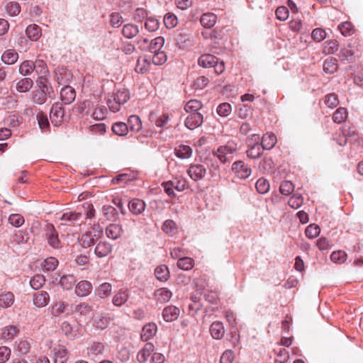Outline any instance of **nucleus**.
<instances>
[{
  "label": "nucleus",
  "mask_w": 363,
  "mask_h": 363,
  "mask_svg": "<svg viewBox=\"0 0 363 363\" xmlns=\"http://www.w3.org/2000/svg\"><path fill=\"white\" fill-rule=\"evenodd\" d=\"M14 294L10 291L0 293V307L9 308L14 303Z\"/></svg>",
  "instance_id": "28"
},
{
  "label": "nucleus",
  "mask_w": 363,
  "mask_h": 363,
  "mask_svg": "<svg viewBox=\"0 0 363 363\" xmlns=\"http://www.w3.org/2000/svg\"><path fill=\"white\" fill-rule=\"evenodd\" d=\"M15 72V69L11 67H0V82L5 81L7 77L11 79Z\"/></svg>",
  "instance_id": "51"
},
{
  "label": "nucleus",
  "mask_w": 363,
  "mask_h": 363,
  "mask_svg": "<svg viewBox=\"0 0 363 363\" xmlns=\"http://www.w3.org/2000/svg\"><path fill=\"white\" fill-rule=\"evenodd\" d=\"M173 186L178 191H182L188 188V182L184 178H176L170 181Z\"/></svg>",
  "instance_id": "56"
},
{
  "label": "nucleus",
  "mask_w": 363,
  "mask_h": 363,
  "mask_svg": "<svg viewBox=\"0 0 363 363\" xmlns=\"http://www.w3.org/2000/svg\"><path fill=\"white\" fill-rule=\"evenodd\" d=\"M52 92H45L43 89H37L33 92V101L42 105L47 101L48 96L51 97Z\"/></svg>",
  "instance_id": "24"
},
{
  "label": "nucleus",
  "mask_w": 363,
  "mask_h": 363,
  "mask_svg": "<svg viewBox=\"0 0 363 363\" xmlns=\"http://www.w3.org/2000/svg\"><path fill=\"white\" fill-rule=\"evenodd\" d=\"M130 99L129 91L126 89H118L113 95V100L108 99L107 104L109 109L116 113L119 111L120 106L126 103Z\"/></svg>",
  "instance_id": "1"
},
{
  "label": "nucleus",
  "mask_w": 363,
  "mask_h": 363,
  "mask_svg": "<svg viewBox=\"0 0 363 363\" xmlns=\"http://www.w3.org/2000/svg\"><path fill=\"white\" fill-rule=\"evenodd\" d=\"M139 33V28L136 25L128 23L123 26L122 33L128 39H131L136 36Z\"/></svg>",
  "instance_id": "31"
},
{
  "label": "nucleus",
  "mask_w": 363,
  "mask_h": 363,
  "mask_svg": "<svg viewBox=\"0 0 363 363\" xmlns=\"http://www.w3.org/2000/svg\"><path fill=\"white\" fill-rule=\"evenodd\" d=\"M33 71H35L38 77L48 76L49 70L46 63L42 60H36L33 62Z\"/></svg>",
  "instance_id": "32"
},
{
  "label": "nucleus",
  "mask_w": 363,
  "mask_h": 363,
  "mask_svg": "<svg viewBox=\"0 0 363 363\" xmlns=\"http://www.w3.org/2000/svg\"><path fill=\"white\" fill-rule=\"evenodd\" d=\"M9 222L16 228L21 227L25 222L24 218L18 213H13L9 216Z\"/></svg>",
  "instance_id": "54"
},
{
  "label": "nucleus",
  "mask_w": 363,
  "mask_h": 363,
  "mask_svg": "<svg viewBox=\"0 0 363 363\" xmlns=\"http://www.w3.org/2000/svg\"><path fill=\"white\" fill-rule=\"evenodd\" d=\"M38 89H43L45 92H53L52 86L49 84L47 76L38 77L36 81Z\"/></svg>",
  "instance_id": "45"
},
{
  "label": "nucleus",
  "mask_w": 363,
  "mask_h": 363,
  "mask_svg": "<svg viewBox=\"0 0 363 363\" xmlns=\"http://www.w3.org/2000/svg\"><path fill=\"white\" fill-rule=\"evenodd\" d=\"M18 53L15 50L8 49L2 53L1 60L6 65H13L18 61Z\"/></svg>",
  "instance_id": "14"
},
{
  "label": "nucleus",
  "mask_w": 363,
  "mask_h": 363,
  "mask_svg": "<svg viewBox=\"0 0 363 363\" xmlns=\"http://www.w3.org/2000/svg\"><path fill=\"white\" fill-rule=\"evenodd\" d=\"M354 52L351 49L343 48L340 50L338 56L342 61L350 62L353 57Z\"/></svg>",
  "instance_id": "64"
},
{
  "label": "nucleus",
  "mask_w": 363,
  "mask_h": 363,
  "mask_svg": "<svg viewBox=\"0 0 363 363\" xmlns=\"http://www.w3.org/2000/svg\"><path fill=\"white\" fill-rule=\"evenodd\" d=\"M92 290V285L88 281H81L75 288V293L78 296H86Z\"/></svg>",
  "instance_id": "17"
},
{
  "label": "nucleus",
  "mask_w": 363,
  "mask_h": 363,
  "mask_svg": "<svg viewBox=\"0 0 363 363\" xmlns=\"http://www.w3.org/2000/svg\"><path fill=\"white\" fill-rule=\"evenodd\" d=\"M232 106L228 103H222L217 107V113L220 116L225 117L230 115Z\"/></svg>",
  "instance_id": "58"
},
{
  "label": "nucleus",
  "mask_w": 363,
  "mask_h": 363,
  "mask_svg": "<svg viewBox=\"0 0 363 363\" xmlns=\"http://www.w3.org/2000/svg\"><path fill=\"white\" fill-rule=\"evenodd\" d=\"M164 23L167 28H173L178 23L177 17L173 13H168L164 17Z\"/></svg>",
  "instance_id": "52"
},
{
  "label": "nucleus",
  "mask_w": 363,
  "mask_h": 363,
  "mask_svg": "<svg viewBox=\"0 0 363 363\" xmlns=\"http://www.w3.org/2000/svg\"><path fill=\"white\" fill-rule=\"evenodd\" d=\"M36 119L40 128L43 130H47L50 128V123L48 116L43 111H40L36 115Z\"/></svg>",
  "instance_id": "42"
},
{
  "label": "nucleus",
  "mask_w": 363,
  "mask_h": 363,
  "mask_svg": "<svg viewBox=\"0 0 363 363\" xmlns=\"http://www.w3.org/2000/svg\"><path fill=\"white\" fill-rule=\"evenodd\" d=\"M26 33L27 37L33 41L38 40L42 35L40 27L36 24L29 25L26 29Z\"/></svg>",
  "instance_id": "26"
},
{
  "label": "nucleus",
  "mask_w": 363,
  "mask_h": 363,
  "mask_svg": "<svg viewBox=\"0 0 363 363\" xmlns=\"http://www.w3.org/2000/svg\"><path fill=\"white\" fill-rule=\"evenodd\" d=\"M99 239V235L87 231L79 238V242L83 247L87 248L94 246Z\"/></svg>",
  "instance_id": "8"
},
{
  "label": "nucleus",
  "mask_w": 363,
  "mask_h": 363,
  "mask_svg": "<svg viewBox=\"0 0 363 363\" xmlns=\"http://www.w3.org/2000/svg\"><path fill=\"white\" fill-rule=\"evenodd\" d=\"M55 363H65L68 359L67 351L62 345H57L52 350Z\"/></svg>",
  "instance_id": "13"
},
{
  "label": "nucleus",
  "mask_w": 363,
  "mask_h": 363,
  "mask_svg": "<svg viewBox=\"0 0 363 363\" xmlns=\"http://www.w3.org/2000/svg\"><path fill=\"white\" fill-rule=\"evenodd\" d=\"M112 318L110 315L101 314L94 318V325L98 329L104 330L108 326Z\"/></svg>",
  "instance_id": "18"
},
{
  "label": "nucleus",
  "mask_w": 363,
  "mask_h": 363,
  "mask_svg": "<svg viewBox=\"0 0 363 363\" xmlns=\"http://www.w3.org/2000/svg\"><path fill=\"white\" fill-rule=\"evenodd\" d=\"M122 228L118 224H110L106 228L107 237L112 240L118 239L122 233Z\"/></svg>",
  "instance_id": "27"
},
{
  "label": "nucleus",
  "mask_w": 363,
  "mask_h": 363,
  "mask_svg": "<svg viewBox=\"0 0 363 363\" xmlns=\"http://www.w3.org/2000/svg\"><path fill=\"white\" fill-rule=\"evenodd\" d=\"M18 333V330L14 326L6 327L3 329L1 337L4 339H13Z\"/></svg>",
  "instance_id": "60"
},
{
  "label": "nucleus",
  "mask_w": 363,
  "mask_h": 363,
  "mask_svg": "<svg viewBox=\"0 0 363 363\" xmlns=\"http://www.w3.org/2000/svg\"><path fill=\"white\" fill-rule=\"evenodd\" d=\"M157 325L155 323L146 324L142 330L141 338L143 341H147L155 336L157 332Z\"/></svg>",
  "instance_id": "22"
},
{
  "label": "nucleus",
  "mask_w": 363,
  "mask_h": 363,
  "mask_svg": "<svg viewBox=\"0 0 363 363\" xmlns=\"http://www.w3.org/2000/svg\"><path fill=\"white\" fill-rule=\"evenodd\" d=\"M337 69V60L335 57L327 58L323 63V69L325 72L333 74Z\"/></svg>",
  "instance_id": "38"
},
{
  "label": "nucleus",
  "mask_w": 363,
  "mask_h": 363,
  "mask_svg": "<svg viewBox=\"0 0 363 363\" xmlns=\"http://www.w3.org/2000/svg\"><path fill=\"white\" fill-rule=\"evenodd\" d=\"M145 202L138 199H134L128 203L130 211L135 215L140 214L145 210Z\"/></svg>",
  "instance_id": "23"
},
{
  "label": "nucleus",
  "mask_w": 363,
  "mask_h": 363,
  "mask_svg": "<svg viewBox=\"0 0 363 363\" xmlns=\"http://www.w3.org/2000/svg\"><path fill=\"white\" fill-rule=\"evenodd\" d=\"M16 89L19 93H26L33 86V81L29 77L16 79Z\"/></svg>",
  "instance_id": "16"
},
{
  "label": "nucleus",
  "mask_w": 363,
  "mask_h": 363,
  "mask_svg": "<svg viewBox=\"0 0 363 363\" xmlns=\"http://www.w3.org/2000/svg\"><path fill=\"white\" fill-rule=\"evenodd\" d=\"M45 237L48 245L54 249L62 247V242L59 239L58 232L51 223H48L45 228Z\"/></svg>",
  "instance_id": "2"
},
{
  "label": "nucleus",
  "mask_w": 363,
  "mask_h": 363,
  "mask_svg": "<svg viewBox=\"0 0 363 363\" xmlns=\"http://www.w3.org/2000/svg\"><path fill=\"white\" fill-rule=\"evenodd\" d=\"M76 97V92L74 88L70 86H65L61 89L60 98L65 104H70Z\"/></svg>",
  "instance_id": "15"
},
{
  "label": "nucleus",
  "mask_w": 363,
  "mask_h": 363,
  "mask_svg": "<svg viewBox=\"0 0 363 363\" xmlns=\"http://www.w3.org/2000/svg\"><path fill=\"white\" fill-rule=\"evenodd\" d=\"M102 213L108 220H112L117 215V210L115 207L107 205L103 206Z\"/></svg>",
  "instance_id": "59"
},
{
  "label": "nucleus",
  "mask_w": 363,
  "mask_h": 363,
  "mask_svg": "<svg viewBox=\"0 0 363 363\" xmlns=\"http://www.w3.org/2000/svg\"><path fill=\"white\" fill-rule=\"evenodd\" d=\"M347 117V111L345 108H338L333 116V120L336 123H343Z\"/></svg>",
  "instance_id": "44"
},
{
  "label": "nucleus",
  "mask_w": 363,
  "mask_h": 363,
  "mask_svg": "<svg viewBox=\"0 0 363 363\" xmlns=\"http://www.w3.org/2000/svg\"><path fill=\"white\" fill-rule=\"evenodd\" d=\"M167 55L164 51L158 50L154 54L152 61L155 65H162L167 61Z\"/></svg>",
  "instance_id": "55"
},
{
  "label": "nucleus",
  "mask_w": 363,
  "mask_h": 363,
  "mask_svg": "<svg viewBox=\"0 0 363 363\" xmlns=\"http://www.w3.org/2000/svg\"><path fill=\"white\" fill-rule=\"evenodd\" d=\"M180 310L174 306H169L164 308L162 316L166 322H172L179 316Z\"/></svg>",
  "instance_id": "12"
},
{
  "label": "nucleus",
  "mask_w": 363,
  "mask_h": 363,
  "mask_svg": "<svg viewBox=\"0 0 363 363\" xmlns=\"http://www.w3.org/2000/svg\"><path fill=\"white\" fill-rule=\"evenodd\" d=\"M177 265L183 270H189L194 266V259L188 257H184L178 259Z\"/></svg>",
  "instance_id": "47"
},
{
  "label": "nucleus",
  "mask_w": 363,
  "mask_h": 363,
  "mask_svg": "<svg viewBox=\"0 0 363 363\" xmlns=\"http://www.w3.org/2000/svg\"><path fill=\"white\" fill-rule=\"evenodd\" d=\"M294 189V184L290 181H284L279 186V191L281 194L288 196L291 194Z\"/></svg>",
  "instance_id": "53"
},
{
  "label": "nucleus",
  "mask_w": 363,
  "mask_h": 363,
  "mask_svg": "<svg viewBox=\"0 0 363 363\" xmlns=\"http://www.w3.org/2000/svg\"><path fill=\"white\" fill-rule=\"evenodd\" d=\"M82 213L67 212L62 215L60 220L63 223L58 225V228L61 229L65 225H73L76 221H78L81 217Z\"/></svg>",
  "instance_id": "9"
},
{
  "label": "nucleus",
  "mask_w": 363,
  "mask_h": 363,
  "mask_svg": "<svg viewBox=\"0 0 363 363\" xmlns=\"http://www.w3.org/2000/svg\"><path fill=\"white\" fill-rule=\"evenodd\" d=\"M217 16L212 13H206L201 16L200 18L201 24L206 28H212L216 22Z\"/></svg>",
  "instance_id": "30"
},
{
  "label": "nucleus",
  "mask_w": 363,
  "mask_h": 363,
  "mask_svg": "<svg viewBox=\"0 0 363 363\" xmlns=\"http://www.w3.org/2000/svg\"><path fill=\"white\" fill-rule=\"evenodd\" d=\"M187 172L191 179L199 181L205 177L206 169L202 164H191L189 167Z\"/></svg>",
  "instance_id": "7"
},
{
  "label": "nucleus",
  "mask_w": 363,
  "mask_h": 363,
  "mask_svg": "<svg viewBox=\"0 0 363 363\" xmlns=\"http://www.w3.org/2000/svg\"><path fill=\"white\" fill-rule=\"evenodd\" d=\"M203 121V115L199 112L190 113L186 118L184 124L189 130H194L201 126Z\"/></svg>",
  "instance_id": "5"
},
{
  "label": "nucleus",
  "mask_w": 363,
  "mask_h": 363,
  "mask_svg": "<svg viewBox=\"0 0 363 363\" xmlns=\"http://www.w3.org/2000/svg\"><path fill=\"white\" fill-rule=\"evenodd\" d=\"M347 254L342 250L333 252L330 255V259L335 263H342L346 260Z\"/></svg>",
  "instance_id": "62"
},
{
  "label": "nucleus",
  "mask_w": 363,
  "mask_h": 363,
  "mask_svg": "<svg viewBox=\"0 0 363 363\" xmlns=\"http://www.w3.org/2000/svg\"><path fill=\"white\" fill-rule=\"evenodd\" d=\"M75 277L72 274L64 275L60 278V284L61 286L66 289H71L76 282Z\"/></svg>",
  "instance_id": "37"
},
{
  "label": "nucleus",
  "mask_w": 363,
  "mask_h": 363,
  "mask_svg": "<svg viewBox=\"0 0 363 363\" xmlns=\"http://www.w3.org/2000/svg\"><path fill=\"white\" fill-rule=\"evenodd\" d=\"M249 147L247 151V155L250 158L257 159L262 155L263 149L260 145L249 146Z\"/></svg>",
  "instance_id": "48"
},
{
  "label": "nucleus",
  "mask_w": 363,
  "mask_h": 363,
  "mask_svg": "<svg viewBox=\"0 0 363 363\" xmlns=\"http://www.w3.org/2000/svg\"><path fill=\"white\" fill-rule=\"evenodd\" d=\"M95 245L94 252L95 255L99 258L105 257L112 252L113 247L111 243L107 241L98 240Z\"/></svg>",
  "instance_id": "6"
},
{
  "label": "nucleus",
  "mask_w": 363,
  "mask_h": 363,
  "mask_svg": "<svg viewBox=\"0 0 363 363\" xmlns=\"http://www.w3.org/2000/svg\"><path fill=\"white\" fill-rule=\"evenodd\" d=\"M128 128V130L138 132L142 128V122L139 116L136 115L130 116L128 119L126 123Z\"/></svg>",
  "instance_id": "33"
},
{
  "label": "nucleus",
  "mask_w": 363,
  "mask_h": 363,
  "mask_svg": "<svg viewBox=\"0 0 363 363\" xmlns=\"http://www.w3.org/2000/svg\"><path fill=\"white\" fill-rule=\"evenodd\" d=\"M112 286L111 284L105 282L101 284L96 289V293L101 298H107L111 295Z\"/></svg>",
  "instance_id": "35"
},
{
  "label": "nucleus",
  "mask_w": 363,
  "mask_h": 363,
  "mask_svg": "<svg viewBox=\"0 0 363 363\" xmlns=\"http://www.w3.org/2000/svg\"><path fill=\"white\" fill-rule=\"evenodd\" d=\"M339 49V43L336 40H328L325 43L323 53L325 55L334 54Z\"/></svg>",
  "instance_id": "41"
},
{
  "label": "nucleus",
  "mask_w": 363,
  "mask_h": 363,
  "mask_svg": "<svg viewBox=\"0 0 363 363\" xmlns=\"http://www.w3.org/2000/svg\"><path fill=\"white\" fill-rule=\"evenodd\" d=\"M129 296L128 289H120L113 296L112 303L115 306L121 307L128 301Z\"/></svg>",
  "instance_id": "10"
},
{
  "label": "nucleus",
  "mask_w": 363,
  "mask_h": 363,
  "mask_svg": "<svg viewBox=\"0 0 363 363\" xmlns=\"http://www.w3.org/2000/svg\"><path fill=\"white\" fill-rule=\"evenodd\" d=\"M277 143V137L274 133H267L262 138L261 147L263 150H271Z\"/></svg>",
  "instance_id": "29"
},
{
  "label": "nucleus",
  "mask_w": 363,
  "mask_h": 363,
  "mask_svg": "<svg viewBox=\"0 0 363 363\" xmlns=\"http://www.w3.org/2000/svg\"><path fill=\"white\" fill-rule=\"evenodd\" d=\"M338 29L344 36H350L352 33L353 26L350 22L345 21L338 26Z\"/></svg>",
  "instance_id": "61"
},
{
  "label": "nucleus",
  "mask_w": 363,
  "mask_h": 363,
  "mask_svg": "<svg viewBox=\"0 0 363 363\" xmlns=\"http://www.w3.org/2000/svg\"><path fill=\"white\" fill-rule=\"evenodd\" d=\"M45 282V279L43 275L36 274L30 279V284L33 289L38 290L43 286Z\"/></svg>",
  "instance_id": "49"
},
{
  "label": "nucleus",
  "mask_w": 363,
  "mask_h": 363,
  "mask_svg": "<svg viewBox=\"0 0 363 363\" xmlns=\"http://www.w3.org/2000/svg\"><path fill=\"white\" fill-rule=\"evenodd\" d=\"M156 278L161 281H165L169 278V269L166 265L158 266L155 270Z\"/></svg>",
  "instance_id": "36"
},
{
  "label": "nucleus",
  "mask_w": 363,
  "mask_h": 363,
  "mask_svg": "<svg viewBox=\"0 0 363 363\" xmlns=\"http://www.w3.org/2000/svg\"><path fill=\"white\" fill-rule=\"evenodd\" d=\"M201 107L202 104L200 101L191 99L186 104L184 109L188 113H194L198 112V111L201 109Z\"/></svg>",
  "instance_id": "46"
},
{
  "label": "nucleus",
  "mask_w": 363,
  "mask_h": 363,
  "mask_svg": "<svg viewBox=\"0 0 363 363\" xmlns=\"http://www.w3.org/2000/svg\"><path fill=\"white\" fill-rule=\"evenodd\" d=\"M320 229L318 225L311 224L306 228L305 234L309 238H314L320 234Z\"/></svg>",
  "instance_id": "57"
},
{
  "label": "nucleus",
  "mask_w": 363,
  "mask_h": 363,
  "mask_svg": "<svg viewBox=\"0 0 363 363\" xmlns=\"http://www.w3.org/2000/svg\"><path fill=\"white\" fill-rule=\"evenodd\" d=\"M172 293L167 288H161L155 291V296L157 301L161 303H165L170 300Z\"/></svg>",
  "instance_id": "39"
},
{
  "label": "nucleus",
  "mask_w": 363,
  "mask_h": 363,
  "mask_svg": "<svg viewBox=\"0 0 363 363\" xmlns=\"http://www.w3.org/2000/svg\"><path fill=\"white\" fill-rule=\"evenodd\" d=\"M65 110L60 103H55L52 104L50 111V118L54 126L58 127L61 125L64 121Z\"/></svg>",
  "instance_id": "3"
},
{
  "label": "nucleus",
  "mask_w": 363,
  "mask_h": 363,
  "mask_svg": "<svg viewBox=\"0 0 363 363\" xmlns=\"http://www.w3.org/2000/svg\"><path fill=\"white\" fill-rule=\"evenodd\" d=\"M303 199L301 195L294 194L289 200V205L290 207L297 209L303 203Z\"/></svg>",
  "instance_id": "63"
},
{
  "label": "nucleus",
  "mask_w": 363,
  "mask_h": 363,
  "mask_svg": "<svg viewBox=\"0 0 363 363\" xmlns=\"http://www.w3.org/2000/svg\"><path fill=\"white\" fill-rule=\"evenodd\" d=\"M176 155L181 159H188L192 155V149L190 146L180 145L175 149Z\"/></svg>",
  "instance_id": "34"
},
{
  "label": "nucleus",
  "mask_w": 363,
  "mask_h": 363,
  "mask_svg": "<svg viewBox=\"0 0 363 363\" xmlns=\"http://www.w3.org/2000/svg\"><path fill=\"white\" fill-rule=\"evenodd\" d=\"M232 170L237 177L242 179L248 178L252 172L251 168L241 160L236 161L233 164Z\"/></svg>",
  "instance_id": "4"
},
{
  "label": "nucleus",
  "mask_w": 363,
  "mask_h": 363,
  "mask_svg": "<svg viewBox=\"0 0 363 363\" xmlns=\"http://www.w3.org/2000/svg\"><path fill=\"white\" fill-rule=\"evenodd\" d=\"M69 304L62 301L55 302L50 308V313L54 316H59L62 313L69 314Z\"/></svg>",
  "instance_id": "20"
},
{
  "label": "nucleus",
  "mask_w": 363,
  "mask_h": 363,
  "mask_svg": "<svg viewBox=\"0 0 363 363\" xmlns=\"http://www.w3.org/2000/svg\"><path fill=\"white\" fill-rule=\"evenodd\" d=\"M255 187L259 194H264L269 190V183L267 179L260 178L257 181Z\"/></svg>",
  "instance_id": "50"
},
{
  "label": "nucleus",
  "mask_w": 363,
  "mask_h": 363,
  "mask_svg": "<svg viewBox=\"0 0 363 363\" xmlns=\"http://www.w3.org/2000/svg\"><path fill=\"white\" fill-rule=\"evenodd\" d=\"M155 346L151 342L146 343L144 347L139 350L137 354V359L140 363H145L147 361L149 357L153 352Z\"/></svg>",
  "instance_id": "11"
},
{
  "label": "nucleus",
  "mask_w": 363,
  "mask_h": 363,
  "mask_svg": "<svg viewBox=\"0 0 363 363\" xmlns=\"http://www.w3.org/2000/svg\"><path fill=\"white\" fill-rule=\"evenodd\" d=\"M210 332L213 338L216 340L221 339L225 333L223 323L220 322H213L211 325Z\"/></svg>",
  "instance_id": "25"
},
{
  "label": "nucleus",
  "mask_w": 363,
  "mask_h": 363,
  "mask_svg": "<svg viewBox=\"0 0 363 363\" xmlns=\"http://www.w3.org/2000/svg\"><path fill=\"white\" fill-rule=\"evenodd\" d=\"M49 301L50 296L46 291H41L34 294L33 303L37 307L41 308L47 306Z\"/></svg>",
  "instance_id": "21"
},
{
  "label": "nucleus",
  "mask_w": 363,
  "mask_h": 363,
  "mask_svg": "<svg viewBox=\"0 0 363 363\" xmlns=\"http://www.w3.org/2000/svg\"><path fill=\"white\" fill-rule=\"evenodd\" d=\"M33 62L31 60H24L20 65L18 72L22 76H28L33 72Z\"/></svg>",
  "instance_id": "40"
},
{
  "label": "nucleus",
  "mask_w": 363,
  "mask_h": 363,
  "mask_svg": "<svg viewBox=\"0 0 363 363\" xmlns=\"http://www.w3.org/2000/svg\"><path fill=\"white\" fill-rule=\"evenodd\" d=\"M125 123L123 122H116L112 125L113 132L119 136H124L127 135L128 132V128Z\"/></svg>",
  "instance_id": "43"
},
{
  "label": "nucleus",
  "mask_w": 363,
  "mask_h": 363,
  "mask_svg": "<svg viewBox=\"0 0 363 363\" xmlns=\"http://www.w3.org/2000/svg\"><path fill=\"white\" fill-rule=\"evenodd\" d=\"M218 58L211 54L202 55L198 60V64L203 68L213 67L216 65Z\"/></svg>",
  "instance_id": "19"
}]
</instances>
